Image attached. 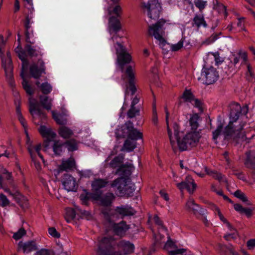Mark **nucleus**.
Listing matches in <instances>:
<instances>
[{
	"label": "nucleus",
	"mask_w": 255,
	"mask_h": 255,
	"mask_svg": "<svg viewBox=\"0 0 255 255\" xmlns=\"http://www.w3.org/2000/svg\"><path fill=\"white\" fill-rule=\"evenodd\" d=\"M230 122L224 130L223 134L226 138L231 137L234 139H241L244 140V135L241 133L244 125L241 123L237 125V121L241 115H246L248 112L247 105L241 107L237 103H232L230 105Z\"/></svg>",
	"instance_id": "nucleus-1"
},
{
	"label": "nucleus",
	"mask_w": 255,
	"mask_h": 255,
	"mask_svg": "<svg viewBox=\"0 0 255 255\" xmlns=\"http://www.w3.org/2000/svg\"><path fill=\"white\" fill-rule=\"evenodd\" d=\"M134 245L128 241L117 243L113 237H104L100 242L96 255H128L133 253Z\"/></svg>",
	"instance_id": "nucleus-2"
},
{
	"label": "nucleus",
	"mask_w": 255,
	"mask_h": 255,
	"mask_svg": "<svg viewBox=\"0 0 255 255\" xmlns=\"http://www.w3.org/2000/svg\"><path fill=\"white\" fill-rule=\"evenodd\" d=\"M16 53H17L19 58L22 61V71L20 73V76L22 78V85L26 91V93L29 95L33 94V90L30 85L28 84L26 81L24 74V69L26 68L28 64V60L26 58V53L30 57H36L41 56V52L36 49L34 47L32 46L29 44H27L24 46V50H22V48L19 44L18 46L15 49Z\"/></svg>",
	"instance_id": "nucleus-3"
},
{
	"label": "nucleus",
	"mask_w": 255,
	"mask_h": 255,
	"mask_svg": "<svg viewBox=\"0 0 255 255\" xmlns=\"http://www.w3.org/2000/svg\"><path fill=\"white\" fill-rule=\"evenodd\" d=\"M115 133L118 139L128 136V138L136 141L142 138V133L134 128L133 123L130 121L126 122L120 128L117 129Z\"/></svg>",
	"instance_id": "nucleus-4"
},
{
	"label": "nucleus",
	"mask_w": 255,
	"mask_h": 255,
	"mask_svg": "<svg viewBox=\"0 0 255 255\" xmlns=\"http://www.w3.org/2000/svg\"><path fill=\"white\" fill-rule=\"evenodd\" d=\"M182 137L178 139L177 144L180 150L184 151L196 146L201 137V134L199 131H192Z\"/></svg>",
	"instance_id": "nucleus-5"
},
{
	"label": "nucleus",
	"mask_w": 255,
	"mask_h": 255,
	"mask_svg": "<svg viewBox=\"0 0 255 255\" xmlns=\"http://www.w3.org/2000/svg\"><path fill=\"white\" fill-rule=\"evenodd\" d=\"M111 186L115 188L114 191L118 196H131L134 191L131 187L127 185V182L123 178H118L114 180Z\"/></svg>",
	"instance_id": "nucleus-6"
},
{
	"label": "nucleus",
	"mask_w": 255,
	"mask_h": 255,
	"mask_svg": "<svg viewBox=\"0 0 255 255\" xmlns=\"http://www.w3.org/2000/svg\"><path fill=\"white\" fill-rule=\"evenodd\" d=\"M165 23L164 20H160L155 24L149 25L148 34L149 35L153 36L157 39L161 46H164L166 43L163 36L164 33L163 26Z\"/></svg>",
	"instance_id": "nucleus-7"
},
{
	"label": "nucleus",
	"mask_w": 255,
	"mask_h": 255,
	"mask_svg": "<svg viewBox=\"0 0 255 255\" xmlns=\"http://www.w3.org/2000/svg\"><path fill=\"white\" fill-rule=\"evenodd\" d=\"M1 59V63L5 71V76L9 84L13 87L14 82L13 79V66L11 55L9 51L6 52V56L4 55H0Z\"/></svg>",
	"instance_id": "nucleus-8"
},
{
	"label": "nucleus",
	"mask_w": 255,
	"mask_h": 255,
	"mask_svg": "<svg viewBox=\"0 0 255 255\" xmlns=\"http://www.w3.org/2000/svg\"><path fill=\"white\" fill-rule=\"evenodd\" d=\"M142 6L146 9L150 20H156L158 19L161 7L158 0H150L147 3H143Z\"/></svg>",
	"instance_id": "nucleus-9"
},
{
	"label": "nucleus",
	"mask_w": 255,
	"mask_h": 255,
	"mask_svg": "<svg viewBox=\"0 0 255 255\" xmlns=\"http://www.w3.org/2000/svg\"><path fill=\"white\" fill-rule=\"evenodd\" d=\"M117 47H115L117 54V62L123 72L125 64L129 63L131 57L127 51L125 47L121 43L117 42Z\"/></svg>",
	"instance_id": "nucleus-10"
},
{
	"label": "nucleus",
	"mask_w": 255,
	"mask_h": 255,
	"mask_svg": "<svg viewBox=\"0 0 255 255\" xmlns=\"http://www.w3.org/2000/svg\"><path fill=\"white\" fill-rule=\"evenodd\" d=\"M202 79H205L207 85L212 84L215 83L219 77L218 72L216 69L211 66L209 68L204 66L201 72Z\"/></svg>",
	"instance_id": "nucleus-11"
},
{
	"label": "nucleus",
	"mask_w": 255,
	"mask_h": 255,
	"mask_svg": "<svg viewBox=\"0 0 255 255\" xmlns=\"http://www.w3.org/2000/svg\"><path fill=\"white\" fill-rule=\"evenodd\" d=\"M180 98L184 102L191 103L195 107L198 108L200 112H203V103L200 100L195 98L190 90L186 89Z\"/></svg>",
	"instance_id": "nucleus-12"
},
{
	"label": "nucleus",
	"mask_w": 255,
	"mask_h": 255,
	"mask_svg": "<svg viewBox=\"0 0 255 255\" xmlns=\"http://www.w3.org/2000/svg\"><path fill=\"white\" fill-rule=\"evenodd\" d=\"M31 76L35 79L39 78L43 73H44L45 67L43 61L39 58L36 63L31 65L29 68Z\"/></svg>",
	"instance_id": "nucleus-13"
},
{
	"label": "nucleus",
	"mask_w": 255,
	"mask_h": 255,
	"mask_svg": "<svg viewBox=\"0 0 255 255\" xmlns=\"http://www.w3.org/2000/svg\"><path fill=\"white\" fill-rule=\"evenodd\" d=\"M62 184L65 189L68 191H76L77 184L75 179L69 174L64 175L62 179Z\"/></svg>",
	"instance_id": "nucleus-14"
},
{
	"label": "nucleus",
	"mask_w": 255,
	"mask_h": 255,
	"mask_svg": "<svg viewBox=\"0 0 255 255\" xmlns=\"http://www.w3.org/2000/svg\"><path fill=\"white\" fill-rule=\"evenodd\" d=\"M94 197L96 200H99L102 205L105 207L110 206L115 199L114 194L111 192H108L102 196L100 194H95Z\"/></svg>",
	"instance_id": "nucleus-15"
},
{
	"label": "nucleus",
	"mask_w": 255,
	"mask_h": 255,
	"mask_svg": "<svg viewBox=\"0 0 255 255\" xmlns=\"http://www.w3.org/2000/svg\"><path fill=\"white\" fill-rule=\"evenodd\" d=\"M22 250L24 254H28L37 250V245L35 241H29L25 243L19 242L18 243V251Z\"/></svg>",
	"instance_id": "nucleus-16"
},
{
	"label": "nucleus",
	"mask_w": 255,
	"mask_h": 255,
	"mask_svg": "<svg viewBox=\"0 0 255 255\" xmlns=\"http://www.w3.org/2000/svg\"><path fill=\"white\" fill-rule=\"evenodd\" d=\"M132 168L133 165L130 163L123 164L117 169L115 174H118L124 178L130 175Z\"/></svg>",
	"instance_id": "nucleus-17"
},
{
	"label": "nucleus",
	"mask_w": 255,
	"mask_h": 255,
	"mask_svg": "<svg viewBox=\"0 0 255 255\" xmlns=\"http://www.w3.org/2000/svg\"><path fill=\"white\" fill-rule=\"evenodd\" d=\"M115 211L122 216H132L136 212L132 207L127 205L117 207Z\"/></svg>",
	"instance_id": "nucleus-18"
},
{
	"label": "nucleus",
	"mask_w": 255,
	"mask_h": 255,
	"mask_svg": "<svg viewBox=\"0 0 255 255\" xmlns=\"http://www.w3.org/2000/svg\"><path fill=\"white\" fill-rule=\"evenodd\" d=\"M126 73L129 79V86L132 95H133L136 91V88L134 84V73L132 67L128 66L126 71Z\"/></svg>",
	"instance_id": "nucleus-19"
},
{
	"label": "nucleus",
	"mask_w": 255,
	"mask_h": 255,
	"mask_svg": "<svg viewBox=\"0 0 255 255\" xmlns=\"http://www.w3.org/2000/svg\"><path fill=\"white\" fill-rule=\"evenodd\" d=\"M246 155L245 164L247 167L253 169V173L255 175V152L249 151L246 152Z\"/></svg>",
	"instance_id": "nucleus-20"
},
{
	"label": "nucleus",
	"mask_w": 255,
	"mask_h": 255,
	"mask_svg": "<svg viewBox=\"0 0 255 255\" xmlns=\"http://www.w3.org/2000/svg\"><path fill=\"white\" fill-rule=\"evenodd\" d=\"M128 229V225L124 222H121L119 224H114L113 225L114 232L118 236H124Z\"/></svg>",
	"instance_id": "nucleus-21"
},
{
	"label": "nucleus",
	"mask_w": 255,
	"mask_h": 255,
	"mask_svg": "<svg viewBox=\"0 0 255 255\" xmlns=\"http://www.w3.org/2000/svg\"><path fill=\"white\" fill-rule=\"evenodd\" d=\"M75 166L76 163L74 159L70 157L67 159L63 160L59 168L60 170L67 171L72 170L73 168H75Z\"/></svg>",
	"instance_id": "nucleus-22"
},
{
	"label": "nucleus",
	"mask_w": 255,
	"mask_h": 255,
	"mask_svg": "<svg viewBox=\"0 0 255 255\" xmlns=\"http://www.w3.org/2000/svg\"><path fill=\"white\" fill-rule=\"evenodd\" d=\"M108 183L109 181L107 179H95L92 183V189L98 192L101 188L105 187Z\"/></svg>",
	"instance_id": "nucleus-23"
},
{
	"label": "nucleus",
	"mask_w": 255,
	"mask_h": 255,
	"mask_svg": "<svg viewBox=\"0 0 255 255\" xmlns=\"http://www.w3.org/2000/svg\"><path fill=\"white\" fill-rule=\"evenodd\" d=\"M58 133L61 137L65 139L69 138L74 134V132L71 129L64 126L59 127Z\"/></svg>",
	"instance_id": "nucleus-24"
},
{
	"label": "nucleus",
	"mask_w": 255,
	"mask_h": 255,
	"mask_svg": "<svg viewBox=\"0 0 255 255\" xmlns=\"http://www.w3.org/2000/svg\"><path fill=\"white\" fill-rule=\"evenodd\" d=\"M136 147V141L128 138L126 139L124 143V145L121 148V151H126L127 152H131L134 150Z\"/></svg>",
	"instance_id": "nucleus-25"
},
{
	"label": "nucleus",
	"mask_w": 255,
	"mask_h": 255,
	"mask_svg": "<svg viewBox=\"0 0 255 255\" xmlns=\"http://www.w3.org/2000/svg\"><path fill=\"white\" fill-rule=\"evenodd\" d=\"M192 26H196L199 28L201 26L207 27L208 25L204 19L203 15L196 14L193 18Z\"/></svg>",
	"instance_id": "nucleus-26"
},
{
	"label": "nucleus",
	"mask_w": 255,
	"mask_h": 255,
	"mask_svg": "<svg viewBox=\"0 0 255 255\" xmlns=\"http://www.w3.org/2000/svg\"><path fill=\"white\" fill-rule=\"evenodd\" d=\"M29 112L33 115L34 114L38 115L39 116L45 117V114L42 112L41 109L38 107V104L35 102L30 101L29 103Z\"/></svg>",
	"instance_id": "nucleus-27"
},
{
	"label": "nucleus",
	"mask_w": 255,
	"mask_h": 255,
	"mask_svg": "<svg viewBox=\"0 0 255 255\" xmlns=\"http://www.w3.org/2000/svg\"><path fill=\"white\" fill-rule=\"evenodd\" d=\"M124 159V155L120 154L118 156L115 157L111 161L109 162V166L112 168H119L120 166L123 164V162Z\"/></svg>",
	"instance_id": "nucleus-28"
},
{
	"label": "nucleus",
	"mask_w": 255,
	"mask_h": 255,
	"mask_svg": "<svg viewBox=\"0 0 255 255\" xmlns=\"http://www.w3.org/2000/svg\"><path fill=\"white\" fill-rule=\"evenodd\" d=\"M200 117L197 114H194L190 116L189 123L192 131H196L199 127L198 121Z\"/></svg>",
	"instance_id": "nucleus-29"
},
{
	"label": "nucleus",
	"mask_w": 255,
	"mask_h": 255,
	"mask_svg": "<svg viewBox=\"0 0 255 255\" xmlns=\"http://www.w3.org/2000/svg\"><path fill=\"white\" fill-rule=\"evenodd\" d=\"M186 209L190 212L196 214L199 212L200 209L199 206L195 203L193 199H190L186 205Z\"/></svg>",
	"instance_id": "nucleus-30"
},
{
	"label": "nucleus",
	"mask_w": 255,
	"mask_h": 255,
	"mask_svg": "<svg viewBox=\"0 0 255 255\" xmlns=\"http://www.w3.org/2000/svg\"><path fill=\"white\" fill-rule=\"evenodd\" d=\"M204 169L208 175L218 180L219 181L221 182L224 180V176L221 173L218 172L215 170H211L206 166L204 167Z\"/></svg>",
	"instance_id": "nucleus-31"
},
{
	"label": "nucleus",
	"mask_w": 255,
	"mask_h": 255,
	"mask_svg": "<svg viewBox=\"0 0 255 255\" xmlns=\"http://www.w3.org/2000/svg\"><path fill=\"white\" fill-rule=\"evenodd\" d=\"M165 110L166 113V122L167 125L168 134L169 137L170 138V143L172 145V148L174 149V148H176V141L173 139V137L172 136L171 130L169 127L168 117L169 116V113L166 107L165 108Z\"/></svg>",
	"instance_id": "nucleus-32"
},
{
	"label": "nucleus",
	"mask_w": 255,
	"mask_h": 255,
	"mask_svg": "<svg viewBox=\"0 0 255 255\" xmlns=\"http://www.w3.org/2000/svg\"><path fill=\"white\" fill-rule=\"evenodd\" d=\"M109 24L115 32H117L121 28L119 20L115 16H112L109 18Z\"/></svg>",
	"instance_id": "nucleus-33"
},
{
	"label": "nucleus",
	"mask_w": 255,
	"mask_h": 255,
	"mask_svg": "<svg viewBox=\"0 0 255 255\" xmlns=\"http://www.w3.org/2000/svg\"><path fill=\"white\" fill-rule=\"evenodd\" d=\"M52 148L55 155H60L64 150V144L59 141H55L52 146Z\"/></svg>",
	"instance_id": "nucleus-34"
},
{
	"label": "nucleus",
	"mask_w": 255,
	"mask_h": 255,
	"mask_svg": "<svg viewBox=\"0 0 255 255\" xmlns=\"http://www.w3.org/2000/svg\"><path fill=\"white\" fill-rule=\"evenodd\" d=\"M219 250L224 255H226V252L229 251L232 255H239V254L236 252L232 245L227 246L224 245H219Z\"/></svg>",
	"instance_id": "nucleus-35"
},
{
	"label": "nucleus",
	"mask_w": 255,
	"mask_h": 255,
	"mask_svg": "<svg viewBox=\"0 0 255 255\" xmlns=\"http://www.w3.org/2000/svg\"><path fill=\"white\" fill-rule=\"evenodd\" d=\"M102 213L104 215V219L108 223L112 224L113 222V219L115 215L114 212L110 209H103L102 210Z\"/></svg>",
	"instance_id": "nucleus-36"
},
{
	"label": "nucleus",
	"mask_w": 255,
	"mask_h": 255,
	"mask_svg": "<svg viewBox=\"0 0 255 255\" xmlns=\"http://www.w3.org/2000/svg\"><path fill=\"white\" fill-rule=\"evenodd\" d=\"M40 103L42 107L47 110H50L51 108V99H49L47 96H40L39 97Z\"/></svg>",
	"instance_id": "nucleus-37"
},
{
	"label": "nucleus",
	"mask_w": 255,
	"mask_h": 255,
	"mask_svg": "<svg viewBox=\"0 0 255 255\" xmlns=\"http://www.w3.org/2000/svg\"><path fill=\"white\" fill-rule=\"evenodd\" d=\"M29 153L30 155L31 161L34 163L35 168L37 171L40 170L41 169V166L40 163L38 160V158L37 156H36V153L33 151V149L29 148Z\"/></svg>",
	"instance_id": "nucleus-38"
},
{
	"label": "nucleus",
	"mask_w": 255,
	"mask_h": 255,
	"mask_svg": "<svg viewBox=\"0 0 255 255\" xmlns=\"http://www.w3.org/2000/svg\"><path fill=\"white\" fill-rule=\"evenodd\" d=\"M28 9L29 12L25 17V20L24 24L25 30H30V29L31 28V24L33 23V21H32V19L33 18L32 15L33 11V7H32V9L31 8L30 9Z\"/></svg>",
	"instance_id": "nucleus-39"
},
{
	"label": "nucleus",
	"mask_w": 255,
	"mask_h": 255,
	"mask_svg": "<svg viewBox=\"0 0 255 255\" xmlns=\"http://www.w3.org/2000/svg\"><path fill=\"white\" fill-rule=\"evenodd\" d=\"M56 133L52 131L51 129H49L46 134L44 137H46V140H45L43 143V146L45 150H46L48 145L50 141L56 137Z\"/></svg>",
	"instance_id": "nucleus-40"
},
{
	"label": "nucleus",
	"mask_w": 255,
	"mask_h": 255,
	"mask_svg": "<svg viewBox=\"0 0 255 255\" xmlns=\"http://www.w3.org/2000/svg\"><path fill=\"white\" fill-rule=\"evenodd\" d=\"M224 124L221 119L217 121V127L216 129L213 131V139L214 141L216 140L219 136L221 133L223 128Z\"/></svg>",
	"instance_id": "nucleus-41"
},
{
	"label": "nucleus",
	"mask_w": 255,
	"mask_h": 255,
	"mask_svg": "<svg viewBox=\"0 0 255 255\" xmlns=\"http://www.w3.org/2000/svg\"><path fill=\"white\" fill-rule=\"evenodd\" d=\"M63 143L64 144V147H66L70 151H73L78 149L77 143L75 139L68 140Z\"/></svg>",
	"instance_id": "nucleus-42"
},
{
	"label": "nucleus",
	"mask_w": 255,
	"mask_h": 255,
	"mask_svg": "<svg viewBox=\"0 0 255 255\" xmlns=\"http://www.w3.org/2000/svg\"><path fill=\"white\" fill-rule=\"evenodd\" d=\"M75 216L76 213L74 209L72 208H67L66 209L64 218L67 223L72 222L75 218Z\"/></svg>",
	"instance_id": "nucleus-43"
},
{
	"label": "nucleus",
	"mask_w": 255,
	"mask_h": 255,
	"mask_svg": "<svg viewBox=\"0 0 255 255\" xmlns=\"http://www.w3.org/2000/svg\"><path fill=\"white\" fill-rule=\"evenodd\" d=\"M52 117L57 124L62 125V126L67 124V119L63 117L61 115L58 114L54 111L52 112Z\"/></svg>",
	"instance_id": "nucleus-44"
},
{
	"label": "nucleus",
	"mask_w": 255,
	"mask_h": 255,
	"mask_svg": "<svg viewBox=\"0 0 255 255\" xmlns=\"http://www.w3.org/2000/svg\"><path fill=\"white\" fill-rule=\"evenodd\" d=\"M187 181L186 189L190 193H193L196 188V184L191 176L187 177Z\"/></svg>",
	"instance_id": "nucleus-45"
},
{
	"label": "nucleus",
	"mask_w": 255,
	"mask_h": 255,
	"mask_svg": "<svg viewBox=\"0 0 255 255\" xmlns=\"http://www.w3.org/2000/svg\"><path fill=\"white\" fill-rule=\"evenodd\" d=\"M234 195L240 199L241 201H242L244 202L247 203V204L248 205H250L251 204V202L248 201V198L244 193L243 192H242L240 190H237L235 193H234Z\"/></svg>",
	"instance_id": "nucleus-46"
},
{
	"label": "nucleus",
	"mask_w": 255,
	"mask_h": 255,
	"mask_svg": "<svg viewBox=\"0 0 255 255\" xmlns=\"http://www.w3.org/2000/svg\"><path fill=\"white\" fill-rule=\"evenodd\" d=\"M16 114H17V116L18 120L19 121V122H20V124H21V125L22 126V127L25 129H26V128H27L26 123L25 119H24V118L23 117V116L21 114L19 105L16 106Z\"/></svg>",
	"instance_id": "nucleus-47"
},
{
	"label": "nucleus",
	"mask_w": 255,
	"mask_h": 255,
	"mask_svg": "<svg viewBox=\"0 0 255 255\" xmlns=\"http://www.w3.org/2000/svg\"><path fill=\"white\" fill-rule=\"evenodd\" d=\"M39 87L41 92L45 95L50 93L52 90L51 86L47 82L42 83Z\"/></svg>",
	"instance_id": "nucleus-48"
},
{
	"label": "nucleus",
	"mask_w": 255,
	"mask_h": 255,
	"mask_svg": "<svg viewBox=\"0 0 255 255\" xmlns=\"http://www.w3.org/2000/svg\"><path fill=\"white\" fill-rule=\"evenodd\" d=\"M173 128L174 130L175 138L177 142L178 139H180V138L182 137L183 133L182 132L179 131V127L176 123H174L173 124Z\"/></svg>",
	"instance_id": "nucleus-49"
},
{
	"label": "nucleus",
	"mask_w": 255,
	"mask_h": 255,
	"mask_svg": "<svg viewBox=\"0 0 255 255\" xmlns=\"http://www.w3.org/2000/svg\"><path fill=\"white\" fill-rule=\"evenodd\" d=\"M41 144H38L37 145H36V146H33V145H30L28 146L27 147V149H28V150L29 151V148H31V149H33V151L34 152L36 153V156H37V155L39 157V158H41V159L43 161V162H44V159H43V157L42 156V155L40 153V150L41 149Z\"/></svg>",
	"instance_id": "nucleus-50"
},
{
	"label": "nucleus",
	"mask_w": 255,
	"mask_h": 255,
	"mask_svg": "<svg viewBox=\"0 0 255 255\" xmlns=\"http://www.w3.org/2000/svg\"><path fill=\"white\" fill-rule=\"evenodd\" d=\"M153 220L155 224L159 226L158 228L160 231L165 232L167 231L166 228L163 225L162 221L158 216L155 215L153 217Z\"/></svg>",
	"instance_id": "nucleus-51"
},
{
	"label": "nucleus",
	"mask_w": 255,
	"mask_h": 255,
	"mask_svg": "<svg viewBox=\"0 0 255 255\" xmlns=\"http://www.w3.org/2000/svg\"><path fill=\"white\" fill-rule=\"evenodd\" d=\"M139 110L135 108V107H130L127 113V115L129 118H133L136 116L139 115Z\"/></svg>",
	"instance_id": "nucleus-52"
},
{
	"label": "nucleus",
	"mask_w": 255,
	"mask_h": 255,
	"mask_svg": "<svg viewBox=\"0 0 255 255\" xmlns=\"http://www.w3.org/2000/svg\"><path fill=\"white\" fill-rule=\"evenodd\" d=\"M194 4L195 6L199 9L200 11H202L207 5V1L203 0H194Z\"/></svg>",
	"instance_id": "nucleus-53"
},
{
	"label": "nucleus",
	"mask_w": 255,
	"mask_h": 255,
	"mask_svg": "<svg viewBox=\"0 0 255 255\" xmlns=\"http://www.w3.org/2000/svg\"><path fill=\"white\" fill-rule=\"evenodd\" d=\"M186 251V249H176L174 251H168L169 255H177L179 254H182V255H193L192 253L190 252L187 253L185 254L183 253Z\"/></svg>",
	"instance_id": "nucleus-54"
},
{
	"label": "nucleus",
	"mask_w": 255,
	"mask_h": 255,
	"mask_svg": "<svg viewBox=\"0 0 255 255\" xmlns=\"http://www.w3.org/2000/svg\"><path fill=\"white\" fill-rule=\"evenodd\" d=\"M248 70L246 73V78L249 81H252L255 79V75L252 71V68L249 64L247 65Z\"/></svg>",
	"instance_id": "nucleus-55"
},
{
	"label": "nucleus",
	"mask_w": 255,
	"mask_h": 255,
	"mask_svg": "<svg viewBox=\"0 0 255 255\" xmlns=\"http://www.w3.org/2000/svg\"><path fill=\"white\" fill-rule=\"evenodd\" d=\"M25 230L23 228H21L17 232L13 234L12 237L15 240H18L25 235Z\"/></svg>",
	"instance_id": "nucleus-56"
},
{
	"label": "nucleus",
	"mask_w": 255,
	"mask_h": 255,
	"mask_svg": "<svg viewBox=\"0 0 255 255\" xmlns=\"http://www.w3.org/2000/svg\"><path fill=\"white\" fill-rule=\"evenodd\" d=\"M185 38H182L177 43L172 44L171 46V49L173 51H177L180 49L183 45V43Z\"/></svg>",
	"instance_id": "nucleus-57"
},
{
	"label": "nucleus",
	"mask_w": 255,
	"mask_h": 255,
	"mask_svg": "<svg viewBox=\"0 0 255 255\" xmlns=\"http://www.w3.org/2000/svg\"><path fill=\"white\" fill-rule=\"evenodd\" d=\"M9 204V201L3 194H0V205L4 207Z\"/></svg>",
	"instance_id": "nucleus-58"
},
{
	"label": "nucleus",
	"mask_w": 255,
	"mask_h": 255,
	"mask_svg": "<svg viewBox=\"0 0 255 255\" xmlns=\"http://www.w3.org/2000/svg\"><path fill=\"white\" fill-rule=\"evenodd\" d=\"M35 255H54L53 252L51 250L42 249L35 253Z\"/></svg>",
	"instance_id": "nucleus-59"
},
{
	"label": "nucleus",
	"mask_w": 255,
	"mask_h": 255,
	"mask_svg": "<svg viewBox=\"0 0 255 255\" xmlns=\"http://www.w3.org/2000/svg\"><path fill=\"white\" fill-rule=\"evenodd\" d=\"M25 36L26 42L30 44H33L34 43V41L30 40V38L33 36V31L32 30H25Z\"/></svg>",
	"instance_id": "nucleus-60"
},
{
	"label": "nucleus",
	"mask_w": 255,
	"mask_h": 255,
	"mask_svg": "<svg viewBox=\"0 0 255 255\" xmlns=\"http://www.w3.org/2000/svg\"><path fill=\"white\" fill-rule=\"evenodd\" d=\"M4 191L6 192H7L9 195L11 196L17 202L19 203V196L20 195L17 191L12 193L10 191L9 189H7V188L4 189Z\"/></svg>",
	"instance_id": "nucleus-61"
},
{
	"label": "nucleus",
	"mask_w": 255,
	"mask_h": 255,
	"mask_svg": "<svg viewBox=\"0 0 255 255\" xmlns=\"http://www.w3.org/2000/svg\"><path fill=\"white\" fill-rule=\"evenodd\" d=\"M48 233L55 238H59L60 237V233H58L54 227H50L48 229Z\"/></svg>",
	"instance_id": "nucleus-62"
},
{
	"label": "nucleus",
	"mask_w": 255,
	"mask_h": 255,
	"mask_svg": "<svg viewBox=\"0 0 255 255\" xmlns=\"http://www.w3.org/2000/svg\"><path fill=\"white\" fill-rule=\"evenodd\" d=\"M213 208H214V210H215V211H216L218 213L219 218L222 222H223L225 224H226L227 222H228V221L224 218V217L221 213L220 209H219V208L218 207H217L216 206H214Z\"/></svg>",
	"instance_id": "nucleus-63"
},
{
	"label": "nucleus",
	"mask_w": 255,
	"mask_h": 255,
	"mask_svg": "<svg viewBox=\"0 0 255 255\" xmlns=\"http://www.w3.org/2000/svg\"><path fill=\"white\" fill-rule=\"evenodd\" d=\"M221 34V32H220L219 33L213 34L207 40V43L210 44L211 43L214 42L216 40H217L219 38V35Z\"/></svg>",
	"instance_id": "nucleus-64"
}]
</instances>
